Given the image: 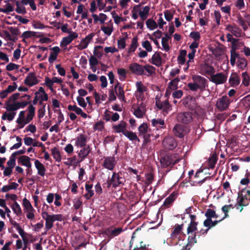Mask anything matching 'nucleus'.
Here are the masks:
<instances>
[{
  "instance_id": "f257e3e1",
  "label": "nucleus",
  "mask_w": 250,
  "mask_h": 250,
  "mask_svg": "<svg viewBox=\"0 0 250 250\" xmlns=\"http://www.w3.org/2000/svg\"><path fill=\"white\" fill-rule=\"evenodd\" d=\"M30 102L27 101L16 102L13 104L5 103V108L6 110L11 112L9 113H7L6 112H4L2 115V120H5L7 119L9 121H12L16 114V113L14 111L19 109L20 108H24Z\"/></svg>"
},
{
  "instance_id": "f03ea898",
  "label": "nucleus",
  "mask_w": 250,
  "mask_h": 250,
  "mask_svg": "<svg viewBox=\"0 0 250 250\" xmlns=\"http://www.w3.org/2000/svg\"><path fill=\"white\" fill-rule=\"evenodd\" d=\"M180 159L176 154H167L162 157L160 159V163L163 167H167L168 166L172 167L178 163Z\"/></svg>"
},
{
  "instance_id": "7ed1b4c3",
  "label": "nucleus",
  "mask_w": 250,
  "mask_h": 250,
  "mask_svg": "<svg viewBox=\"0 0 250 250\" xmlns=\"http://www.w3.org/2000/svg\"><path fill=\"white\" fill-rule=\"evenodd\" d=\"M123 180V179L120 176L119 173L114 172L111 178L108 179L107 182L104 184L103 186L107 188H109L111 186L113 188H116L120 185L124 184Z\"/></svg>"
},
{
  "instance_id": "20e7f679",
  "label": "nucleus",
  "mask_w": 250,
  "mask_h": 250,
  "mask_svg": "<svg viewBox=\"0 0 250 250\" xmlns=\"http://www.w3.org/2000/svg\"><path fill=\"white\" fill-rule=\"evenodd\" d=\"M194 119V114L189 111L179 112L177 114L176 119L183 124L190 123Z\"/></svg>"
},
{
  "instance_id": "39448f33",
  "label": "nucleus",
  "mask_w": 250,
  "mask_h": 250,
  "mask_svg": "<svg viewBox=\"0 0 250 250\" xmlns=\"http://www.w3.org/2000/svg\"><path fill=\"white\" fill-rule=\"evenodd\" d=\"M230 103V99L225 95L217 99L215 105L219 111H223L229 108Z\"/></svg>"
},
{
  "instance_id": "423d86ee",
  "label": "nucleus",
  "mask_w": 250,
  "mask_h": 250,
  "mask_svg": "<svg viewBox=\"0 0 250 250\" xmlns=\"http://www.w3.org/2000/svg\"><path fill=\"white\" fill-rule=\"evenodd\" d=\"M228 76L225 73L220 72L210 76L209 80L216 84L225 83L227 80Z\"/></svg>"
},
{
  "instance_id": "0eeeda50",
  "label": "nucleus",
  "mask_w": 250,
  "mask_h": 250,
  "mask_svg": "<svg viewBox=\"0 0 250 250\" xmlns=\"http://www.w3.org/2000/svg\"><path fill=\"white\" fill-rule=\"evenodd\" d=\"M172 131L175 136L179 138H183L188 132V128L186 126L179 124L175 125Z\"/></svg>"
},
{
  "instance_id": "6e6552de",
  "label": "nucleus",
  "mask_w": 250,
  "mask_h": 250,
  "mask_svg": "<svg viewBox=\"0 0 250 250\" xmlns=\"http://www.w3.org/2000/svg\"><path fill=\"white\" fill-rule=\"evenodd\" d=\"M162 145L165 149L171 150L177 146V142L173 137L167 136L163 140Z\"/></svg>"
},
{
  "instance_id": "1a4fd4ad",
  "label": "nucleus",
  "mask_w": 250,
  "mask_h": 250,
  "mask_svg": "<svg viewBox=\"0 0 250 250\" xmlns=\"http://www.w3.org/2000/svg\"><path fill=\"white\" fill-rule=\"evenodd\" d=\"M129 69L132 73L137 75L141 76L145 74L143 66L136 62L131 63L129 66Z\"/></svg>"
},
{
  "instance_id": "9d476101",
  "label": "nucleus",
  "mask_w": 250,
  "mask_h": 250,
  "mask_svg": "<svg viewBox=\"0 0 250 250\" xmlns=\"http://www.w3.org/2000/svg\"><path fill=\"white\" fill-rule=\"evenodd\" d=\"M194 82L196 83L199 89L203 91L205 89L206 86H208V81L204 77L199 75H195L192 77Z\"/></svg>"
},
{
  "instance_id": "9b49d317",
  "label": "nucleus",
  "mask_w": 250,
  "mask_h": 250,
  "mask_svg": "<svg viewBox=\"0 0 250 250\" xmlns=\"http://www.w3.org/2000/svg\"><path fill=\"white\" fill-rule=\"evenodd\" d=\"M69 34L68 36L62 38L60 43V45L62 47L67 46L68 44L70 43L73 40L77 38L78 37V34L76 32H71V33Z\"/></svg>"
},
{
  "instance_id": "f8f14e48",
  "label": "nucleus",
  "mask_w": 250,
  "mask_h": 250,
  "mask_svg": "<svg viewBox=\"0 0 250 250\" xmlns=\"http://www.w3.org/2000/svg\"><path fill=\"white\" fill-rule=\"evenodd\" d=\"M39 82L34 73H29L24 81V83L30 87L38 84Z\"/></svg>"
},
{
  "instance_id": "ddd939ff",
  "label": "nucleus",
  "mask_w": 250,
  "mask_h": 250,
  "mask_svg": "<svg viewBox=\"0 0 250 250\" xmlns=\"http://www.w3.org/2000/svg\"><path fill=\"white\" fill-rule=\"evenodd\" d=\"M201 73L203 75L211 76L215 72V69L213 66L208 63H205L201 65Z\"/></svg>"
},
{
  "instance_id": "4468645a",
  "label": "nucleus",
  "mask_w": 250,
  "mask_h": 250,
  "mask_svg": "<svg viewBox=\"0 0 250 250\" xmlns=\"http://www.w3.org/2000/svg\"><path fill=\"white\" fill-rule=\"evenodd\" d=\"M42 216L43 219L45 220V229L48 230L53 226L54 220L46 211H43L42 213Z\"/></svg>"
},
{
  "instance_id": "2eb2a0df",
  "label": "nucleus",
  "mask_w": 250,
  "mask_h": 250,
  "mask_svg": "<svg viewBox=\"0 0 250 250\" xmlns=\"http://www.w3.org/2000/svg\"><path fill=\"white\" fill-rule=\"evenodd\" d=\"M116 163L115 159L114 157H108L105 158L103 166L105 168L112 170L114 169Z\"/></svg>"
},
{
  "instance_id": "dca6fc26",
  "label": "nucleus",
  "mask_w": 250,
  "mask_h": 250,
  "mask_svg": "<svg viewBox=\"0 0 250 250\" xmlns=\"http://www.w3.org/2000/svg\"><path fill=\"white\" fill-rule=\"evenodd\" d=\"M198 232H195L192 234H188V243L185 247L186 250H189L192 245L197 243L196 237L198 236Z\"/></svg>"
},
{
  "instance_id": "f3484780",
  "label": "nucleus",
  "mask_w": 250,
  "mask_h": 250,
  "mask_svg": "<svg viewBox=\"0 0 250 250\" xmlns=\"http://www.w3.org/2000/svg\"><path fill=\"white\" fill-rule=\"evenodd\" d=\"M185 106L190 110L193 111L195 110L197 107V104L195 98L193 97L188 98L185 104Z\"/></svg>"
},
{
  "instance_id": "a211bd4d",
  "label": "nucleus",
  "mask_w": 250,
  "mask_h": 250,
  "mask_svg": "<svg viewBox=\"0 0 250 250\" xmlns=\"http://www.w3.org/2000/svg\"><path fill=\"white\" fill-rule=\"evenodd\" d=\"M177 193L175 191L172 192L165 200L163 206L165 208H169L172 203L174 201L177 197Z\"/></svg>"
},
{
  "instance_id": "6ab92c4d",
  "label": "nucleus",
  "mask_w": 250,
  "mask_h": 250,
  "mask_svg": "<svg viewBox=\"0 0 250 250\" xmlns=\"http://www.w3.org/2000/svg\"><path fill=\"white\" fill-rule=\"evenodd\" d=\"M229 81L231 86L236 87L240 83V78L236 73H232L229 77Z\"/></svg>"
},
{
  "instance_id": "aec40b11",
  "label": "nucleus",
  "mask_w": 250,
  "mask_h": 250,
  "mask_svg": "<svg viewBox=\"0 0 250 250\" xmlns=\"http://www.w3.org/2000/svg\"><path fill=\"white\" fill-rule=\"evenodd\" d=\"M226 30L229 31L231 34L234 35L236 37H239L241 36V30L237 27L236 25L229 24L226 27Z\"/></svg>"
},
{
  "instance_id": "412c9836",
  "label": "nucleus",
  "mask_w": 250,
  "mask_h": 250,
  "mask_svg": "<svg viewBox=\"0 0 250 250\" xmlns=\"http://www.w3.org/2000/svg\"><path fill=\"white\" fill-rule=\"evenodd\" d=\"M126 123L125 122L122 121L119 124L117 125H114L112 128L114 129L115 133H122L124 135V133L126 131Z\"/></svg>"
},
{
  "instance_id": "4be33fe9",
  "label": "nucleus",
  "mask_w": 250,
  "mask_h": 250,
  "mask_svg": "<svg viewBox=\"0 0 250 250\" xmlns=\"http://www.w3.org/2000/svg\"><path fill=\"white\" fill-rule=\"evenodd\" d=\"M114 89L119 99L120 100L124 101L125 99V92L121 84L119 82H117V84L115 85Z\"/></svg>"
},
{
  "instance_id": "5701e85b",
  "label": "nucleus",
  "mask_w": 250,
  "mask_h": 250,
  "mask_svg": "<svg viewBox=\"0 0 250 250\" xmlns=\"http://www.w3.org/2000/svg\"><path fill=\"white\" fill-rule=\"evenodd\" d=\"M31 158L27 156L22 155L18 159V163L21 165L26 167L27 168H31L32 164L30 162Z\"/></svg>"
},
{
  "instance_id": "b1692460",
  "label": "nucleus",
  "mask_w": 250,
  "mask_h": 250,
  "mask_svg": "<svg viewBox=\"0 0 250 250\" xmlns=\"http://www.w3.org/2000/svg\"><path fill=\"white\" fill-rule=\"evenodd\" d=\"M35 166L38 170V174L41 176H44L46 171V168L38 160H35Z\"/></svg>"
},
{
  "instance_id": "393cba45",
  "label": "nucleus",
  "mask_w": 250,
  "mask_h": 250,
  "mask_svg": "<svg viewBox=\"0 0 250 250\" xmlns=\"http://www.w3.org/2000/svg\"><path fill=\"white\" fill-rule=\"evenodd\" d=\"M75 145L77 146H80L81 147L86 146V138L85 136L83 134L79 135L76 138Z\"/></svg>"
},
{
  "instance_id": "a878e982",
  "label": "nucleus",
  "mask_w": 250,
  "mask_h": 250,
  "mask_svg": "<svg viewBox=\"0 0 250 250\" xmlns=\"http://www.w3.org/2000/svg\"><path fill=\"white\" fill-rule=\"evenodd\" d=\"M151 124L154 127H155L157 129L166 128L165 121L162 119H152L151 121Z\"/></svg>"
},
{
  "instance_id": "bb28decb",
  "label": "nucleus",
  "mask_w": 250,
  "mask_h": 250,
  "mask_svg": "<svg viewBox=\"0 0 250 250\" xmlns=\"http://www.w3.org/2000/svg\"><path fill=\"white\" fill-rule=\"evenodd\" d=\"M205 215L207 217V219L204 220V222L207 221H210V220L212 218H217L218 217V215L216 213V211L210 208H208L206 210Z\"/></svg>"
},
{
  "instance_id": "cd10ccee",
  "label": "nucleus",
  "mask_w": 250,
  "mask_h": 250,
  "mask_svg": "<svg viewBox=\"0 0 250 250\" xmlns=\"http://www.w3.org/2000/svg\"><path fill=\"white\" fill-rule=\"evenodd\" d=\"M160 53L159 52H156L151 58L152 62H151L157 66L162 63V58L160 56Z\"/></svg>"
},
{
  "instance_id": "c85d7f7f",
  "label": "nucleus",
  "mask_w": 250,
  "mask_h": 250,
  "mask_svg": "<svg viewBox=\"0 0 250 250\" xmlns=\"http://www.w3.org/2000/svg\"><path fill=\"white\" fill-rule=\"evenodd\" d=\"M165 37L162 39V45L164 50L167 52L169 50V46L167 43L169 39H171V36L167 32L164 33Z\"/></svg>"
},
{
  "instance_id": "c756f323",
  "label": "nucleus",
  "mask_w": 250,
  "mask_h": 250,
  "mask_svg": "<svg viewBox=\"0 0 250 250\" xmlns=\"http://www.w3.org/2000/svg\"><path fill=\"white\" fill-rule=\"evenodd\" d=\"M92 184L86 183L85 190L87 193L84 195V196L87 200L90 199L94 194V191L92 189Z\"/></svg>"
},
{
  "instance_id": "7c9ffc66",
  "label": "nucleus",
  "mask_w": 250,
  "mask_h": 250,
  "mask_svg": "<svg viewBox=\"0 0 250 250\" xmlns=\"http://www.w3.org/2000/svg\"><path fill=\"white\" fill-rule=\"evenodd\" d=\"M91 149L90 148L89 146H87L86 147H83L82 149L80 150V153L78 155L80 157L82 158L81 161L84 159L88 154L90 152Z\"/></svg>"
},
{
  "instance_id": "2f4dec72",
  "label": "nucleus",
  "mask_w": 250,
  "mask_h": 250,
  "mask_svg": "<svg viewBox=\"0 0 250 250\" xmlns=\"http://www.w3.org/2000/svg\"><path fill=\"white\" fill-rule=\"evenodd\" d=\"M184 224L181 225L176 224L174 227L173 230L171 234L172 237H176L179 234L181 233L183 229Z\"/></svg>"
},
{
  "instance_id": "473e14b6",
  "label": "nucleus",
  "mask_w": 250,
  "mask_h": 250,
  "mask_svg": "<svg viewBox=\"0 0 250 250\" xmlns=\"http://www.w3.org/2000/svg\"><path fill=\"white\" fill-rule=\"evenodd\" d=\"M187 51L186 50H181L177 58V61L180 64L183 65L186 62V56L187 55Z\"/></svg>"
},
{
  "instance_id": "72a5a7b5",
  "label": "nucleus",
  "mask_w": 250,
  "mask_h": 250,
  "mask_svg": "<svg viewBox=\"0 0 250 250\" xmlns=\"http://www.w3.org/2000/svg\"><path fill=\"white\" fill-rule=\"evenodd\" d=\"M13 212L18 216H21L22 214V210L19 204L16 202H14L11 206Z\"/></svg>"
},
{
  "instance_id": "f704fd0d",
  "label": "nucleus",
  "mask_w": 250,
  "mask_h": 250,
  "mask_svg": "<svg viewBox=\"0 0 250 250\" xmlns=\"http://www.w3.org/2000/svg\"><path fill=\"white\" fill-rule=\"evenodd\" d=\"M230 64L233 66L236 63V59L238 60V58L240 57L239 54L236 53V51H234V50H230Z\"/></svg>"
},
{
  "instance_id": "c9c22d12",
  "label": "nucleus",
  "mask_w": 250,
  "mask_h": 250,
  "mask_svg": "<svg viewBox=\"0 0 250 250\" xmlns=\"http://www.w3.org/2000/svg\"><path fill=\"white\" fill-rule=\"evenodd\" d=\"M163 113L166 116L171 110V105L167 99L163 102Z\"/></svg>"
},
{
  "instance_id": "e433bc0d",
  "label": "nucleus",
  "mask_w": 250,
  "mask_h": 250,
  "mask_svg": "<svg viewBox=\"0 0 250 250\" xmlns=\"http://www.w3.org/2000/svg\"><path fill=\"white\" fill-rule=\"evenodd\" d=\"M237 65L239 68L243 69L247 65V60L245 58L240 56L238 58Z\"/></svg>"
},
{
  "instance_id": "4c0bfd02",
  "label": "nucleus",
  "mask_w": 250,
  "mask_h": 250,
  "mask_svg": "<svg viewBox=\"0 0 250 250\" xmlns=\"http://www.w3.org/2000/svg\"><path fill=\"white\" fill-rule=\"evenodd\" d=\"M198 222H190L187 228L188 234H192L197 229Z\"/></svg>"
},
{
  "instance_id": "58836bf2",
  "label": "nucleus",
  "mask_w": 250,
  "mask_h": 250,
  "mask_svg": "<svg viewBox=\"0 0 250 250\" xmlns=\"http://www.w3.org/2000/svg\"><path fill=\"white\" fill-rule=\"evenodd\" d=\"M217 161V155L213 153L209 158L208 161V167L210 168H213Z\"/></svg>"
},
{
  "instance_id": "ea45409f",
  "label": "nucleus",
  "mask_w": 250,
  "mask_h": 250,
  "mask_svg": "<svg viewBox=\"0 0 250 250\" xmlns=\"http://www.w3.org/2000/svg\"><path fill=\"white\" fill-rule=\"evenodd\" d=\"M138 38L136 36L134 37L132 40L131 44L128 49V52L130 53L134 52L138 47Z\"/></svg>"
},
{
  "instance_id": "a19ab883",
  "label": "nucleus",
  "mask_w": 250,
  "mask_h": 250,
  "mask_svg": "<svg viewBox=\"0 0 250 250\" xmlns=\"http://www.w3.org/2000/svg\"><path fill=\"white\" fill-rule=\"evenodd\" d=\"M124 135L127 137L130 141H133L137 140L138 142H140V139L138 138L135 133L131 131H126Z\"/></svg>"
},
{
  "instance_id": "79ce46f5",
  "label": "nucleus",
  "mask_w": 250,
  "mask_h": 250,
  "mask_svg": "<svg viewBox=\"0 0 250 250\" xmlns=\"http://www.w3.org/2000/svg\"><path fill=\"white\" fill-rule=\"evenodd\" d=\"M149 10V7L146 6L143 8V11L139 12V15L143 21L145 20L147 18Z\"/></svg>"
},
{
  "instance_id": "37998d69",
  "label": "nucleus",
  "mask_w": 250,
  "mask_h": 250,
  "mask_svg": "<svg viewBox=\"0 0 250 250\" xmlns=\"http://www.w3.org/2000/svg\"><path fill=\"white\" fill-rule=\"evenodd\" d=\"M223 219H224L222 218L221 220H220L212 221L211 219L210 220V221H207L205 222H204L203 224L205 227L208 228L209 229H211L212 227H215L216 225H217L219 222H220Z\"/></svg>"
},
{
  "instance_id": "c03bdc74",
  "label": "nucleus",
  "mask_w": 250,
  "mask_h": 250,
  "mask_svg": "<svg viewBox=\"0 0 250 250\" xmlns=\"http://www.w3.org/2000/svg\"><path fill=\"white\" fill-rule=\"evenodd\" d=\"M137 92L139 93V97H141L143 93L146 91V88L145 86L141 82H137L136 83Z\"/></svg>"
},
{
  "instance_id": "a18cd8bd",
  "label": "nucleus",
  "mask_w": 250,
  "mask_h": 250,
  "mask_svg": "<svg viewBox=\"0 0 250 250\" xmlns=\"http://www.w3.org/2000/svg\"><path fill=\"white\" fill-rule=\"evenodd\" d=\"M52 155L56 160V161L60 162L61 161V156L60 155V151L57 147H54L52 149Z\"/></svg>"
},
{
  "instance_id": "49530a36",
  "label": "nucleus",
  "mask_w": 250,
  "mask_h": 250,
  "mask_svg": "<svg viewBox=\"0 0 250 250\" xmlns=\"http://www.w3.org/2000/svg\"><path fill=\"white\" fill-rule=\"evenodd\" d=\"M146 25L150 30H154L157 28L158 24L153 20L149 19L146 21Z\"/></svg>"
},
{
  "instance_id": "de8ad7c7",
  "label": "nucleus",
  "mask_w": 250,
  "mask_h": 250,
  "mask_svg": "<svg viewBox=\"0 0 250 250\" xmlns=\"http://www.w3.org/2000/svg\"><path fill=\"white\" fill-rule=\"evenodd\" d=\"M179 81V78H175L169 83L168 87L172 90L177 89L178 87V83Z\"/></svg>"
},
{
  "instance_id": "09e8293b",
  "label": "nucleus",
  "mask_w": 250,
  "mask_h": 250,
  "mask_svg": "<svg viewBox=\"0 0 250 250\" xmlns=\"http://www.w3.org/2000/svg\"><path fill=\"white\" fill-rule=\"evenodd\" d=\"M242 84L245 86H248L249 85L250 78L247 72H244L242 74Z\"/></svg>"
},
{
  "instance_id": "8fccbe9b",
  "label": "nucleus",
  "mask_w": 250,
  "mask_h": 250,
  "mask_svg": "<svg viewBox=\"0 0 250 250\" xmlns=\"http://www.w3.org/2000/svg\"><path fill=\"white\" fill-rule=\"evenodd\" d=\"M22 205L26 211L28 210H33V208L30 201L26 198H23L22 201Z\"/></svg>"
},
{
  "instance_id": "3c124183",
  "label": "nucleus",
  "mask_w": 250,
  "mask_h": 250,
  "mask_svg": "<svg viewBox=\"0 0 250 250\" xmlns=\"http://www.w3.org/2000/svg\"><path fill=\"white\" fill-rule=\"evenodd\" d=\"M74 207L76 209H78L82 205L83 201L80 197H77L73 201Z\"/></svg>"
},
{
  "instance_id": "603ef678",
  "label": "nucleus",
  "mask_w": 250,
  "mask_h": 250,
  "mask_svg": "<svg viewBox=\"0 0 250 250\" xmlns=\"http://www.w3.org/2000/svg\"><path fill=\"white\" fill-rule=\"evenodd\" d=\"M144 70H146L150 75L155 73L156 68L155 67L149 64H146L143 66Z\"/></svg>"
},
{
  "instance_id": "864d4df0",
  "label": "nucleus",
  "mask_w": 250,
  "mask_h": 250,
  "mask_svg": "<svg viewBox=\"0 0 250 250\" xmlns=\"http://www.w3.org/2000/svg\"><path fill=\"white\" fill-rule=\"evenodd\" d=\"M6 8H0V12H2L4 13H8L12 12L14 10L13 6L9 3L6 4Z\"/></svg>"
},
{
  "instance_id": "5fc2aeb1",
  "label": "nucleus",
  "mask_w": 250,
  "mask_h": 250,
  "mask_svg": "<svg viewBox=\"0 0 250 250\" xmlns=\"http://www.w3.org/2000/svg\"><path fill=\"white\" fill-rule=\"evenodd\" d=\"M189 37L193 39L194 41L199 42L201 36L199 32L193 31L190 33Z\"/></svg>"
},
{
  "instance_id": "6e6d98bb",
  "label": "nucleus",
  "mask_w": 250,
  "mask_h": 250,
  "mask_svg": "<svg viewBox=\"0 0 250 250\" xmlns=\"http://www.w3.org/2000/svg\"><path fill=\"white\" fill-rule=\"evenodd\" d=\"M102 48L103 46L101 45L96 46L95 47L94 50L93 51V54L95 57H97L99 59H100L102 57L103 54L100 50H98V49Z\"/></svg>"
},
{
  "instance_id": "4d7b16f0",
  "label": "nucleus",
  "mask_w": 250,
  "mask_h": 250,
  "mask_svg": "<svg viewBox=\"0 0 250 250\" xmlns=\"http://www.w3.org/2000/svg\"><path fill=\"white\" fill-rule=\"evenodd\" d=\"M145 113L141 109L140 107H138L137 108H134V115L138 118H141L143 117Z\"/></svg>"
},
{
  "instance_id": "13d9d810",
  "label": "nucleus",
  "mask_w": 250,
  "mask_h": 250,
  "mask_svg": "<svg viewBox=\"0 0 250 250\" xmlns=\"http://www.w3.org/2000/svg\"><path fill=\"white\" fill-rule=\"evenodd\" d=\"M104 128V124L103 122L102 121H99L97 123H96L93 127V129L95 130H99V131H102L103 129Z\"/></svg>"
},
{
  "instance_id": "bf43d9fd",
  "label": "nucleus",
  "mask_w": 250,
  "mask_h": 250,
  "mask_svg": "<svg viewBox=\"0 0 250 250\" xmlns=\"http://www.w3.org/2000/svg\"><path fill=\"white\" fill-rule=\"evenodd\" d=\"M53 82L49 77H45V84L48 87L51 91H53L54 89L53 88Z\"/></svg>"
},
{
  "instance_id": "052dcab7",
  "label": "nucleus",
  "mask_w": 250,
  "mask_h": 250,
  "mask_svg": "<svg viewBox=\"0 0 250 250\" xmlns=\"http://www.w3.org/2000/svg\"><path fill=\"white\" fill-rule=\"evenodd\" d=\"M243 199L242 197L240 199L239 198H237V203L234 206L236 209H239L240 212H241L243 209V207L242 206V205H243Z\"/></svg>"
},
{
  "instance_id": "680f3d73",
  "label": "nucleus",
  "mask_w": 250,
  "mask_h": 250,
  "mask_svg": "<svg viewBox=\"0 0 250 250\" xmlns=\"http://www.w3.org/2000/svg\"><path fill=\"white\" fill-rule=\"evenodd\" d=\"M36 33L35 32L27 31L24 32L22 34V37L24 39H27L31 37H34L36 36Z\"/></svg>"
},
{
  "instance_id": "e2e57ef3",
  "label": "nucleus",
  "mask_w": 250,
  "mask_h": 250,
  "mask_svg": "<svg viewBox=\"0 0 250 250\" xmlns=\"http://www.w3.org/2000/svg\"><path fill=\"white\" fill-rule=\"evenodd\" d=\"M45 105L46 104H44L43 106L40 107L38 111V117L39 118L41 119L42 118L44 115L45 112Z\"/></svg>"
},
{
  "instance_id": "0e129e2a",
  "label": "nucleus",
  "mask_w": 250,
  "mask_h": 250,
  "mask_svg": "<svg viewBox=\"0 0 250 250\" xmlns=\"http://www.w3.org/2000/svg\"><path fill=\"white\" fill-rule=\"evenodd\" d=\"M147 124L143 123L140 125L138 128V130L140 133L145 134L147 132Z\"/></svg>"
},
{
  "instance_id": "69168bd1",
  "label": "nucleus",
  "mask_w": 250,
  "mask_h": 250,
  "mask_svg": "<svg viewBox=\"0 0 250 250\" xmlns=\"http://www.w3.org/2000/svg\"><path fill=\"white\" fill-rule=\"evenodd\" d=\"M101 30L104 32V33L108 36L111 34L113 31V28L107 26H103L101 27Z\"/></svg>"
},
{
  "instance_id": "338daca9",
  "label": "nucleus",
  "mask_w": 250,
  "mask_h": 250,
  "mask_svg": "<svg viewBox=\"0 0 250 250\" xmlns=\"http://www.w3.org/2000/svg\"><path fill=\"white\" fill-rule=\"evenodd\" d=\"M89 62L90 66H96L99 63L98 59L94 56L90 57L89 59Z\"/></svg>"
},
{
  "instance_id": "774afa93",
  "label": "nucleus",
  "mask_w": 250,
  "mask_h": 250,
  "mask_svg": "<svg viewBox=\"0 0 250 250\" xmlns=\"http://www.w3.org/2000/svg\"><path fill=\"white\" fill-rule=\"evenodd\" d=\"M142 46L148 52H151L152 50L151 45L149 41H146L142 42Z\"/></svg>"
}]
</instances>
